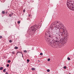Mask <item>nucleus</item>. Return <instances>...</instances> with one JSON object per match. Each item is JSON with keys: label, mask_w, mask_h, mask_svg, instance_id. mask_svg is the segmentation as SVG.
<instances>
[{"label": "nucleus", "mask_w": 74, "mask_h": 74, "mask_svg": "<svg viewBox=\"0 0 74 74\" xmlns=\"http://www.w3.org/2000/svg\"><path fill=\"white\" fill-rule=\"evenodd\" d=\"M52 25L54 28V30L58 32L59 31L60 33H63L64 32H66V30L64 29V27L62 23H60V22L56 21L55 22L52 23Z\"/></svg>", "instance_id": "obj_1"}, {"label": "nucleus", "mask_w": 74, "mask_h": 74, "mask_svg": "<svg viewBox=\"0 0 74 74\" xmlns=\"http://www.w3.org/2000/svg\"><path fill=\"white\" fill-rule=\"evenodd\" d=\"M38 29V28L37 27V25H35L34 26H32L30 27V29L28 30H29V32L30 34L31 33H33V34H34L36 31Z\"/></svg>", "instance_id": "obj_2"}, {"label": "nucleus", "mask_w": 74, "mask_h": 74, "mask_svg": "<svg viewBox=\"0 0 74 74\" xmlns=\"http://www.w3.org/2000/svg\"><path fill=\"white\" fill-rule=\"evenodd\" d=\"M74 0H67V2L66 3V5L67 7L69 9H70V6L71 5H73L74 7V4H73L74 3Z\"/></svg>", "instance_id": "obj_3"}, {"label": "nucleus", "mask_w": 74, "mask_h": 74, "mask_svg": "<svg viewBox=\"0 0 74 74\" xmlns=\"http://www.w3.org/2000/svg\"><path fill=\"white\" fill-rule=\"evenodd\" d=\"M69 8H70V10H72V11H74V6L73 5H71V6H70L69 7Z\"/></svg>", "instance_id": "obj_4"}, {"label": "nucleus", "mask_w": 74, "mask_h": 74, "mask_svg": "<svg viewBox=\"0 0 74 74\" xmlns=\"http://www.w3.org/2000/svg\"><path fill=\"white\" fill-rule=\"evenodd\" d=\"M67 37V33H66V31L65 32H64L63 33L62 37Z\"/></svg>", "instance_id": "obj_5"}, {"label": "nucleus", "mask_w": 74, "mask_h": 74, "mask_svg": "<svg viewBox=\"0 0 74 74\" xmlns=\"http://www.w3.org/2000/svg\"><path fill=\"white\" fill-rule=\"evenodd\" d=\"M51 42H52V43H53V44L55 43L56 44H57V40H53Z\"/></svg>", "instance_id": "obj_6"}, {"label": "nucleus", "mask_w": 74, "mask_h": 74, "mask_svg": "<svg viewBox=\"0 0 74 74\" xmlns=\"http://www.w3.org/2000/svg\"><path fill=\"white\" fill-rule=\"evenodd\" d=\"M58 36H62V37H63V33L60 32L59 34H58Z\"/></svg>", "instance_id": "obj_7"}, {"label": "nucleus", "mask_w": 74, "mask_h": 74, "mask_svg": "<svg viewBox=\"0 0 74 74\" xmlns=\"http://www.w3.org/2000/svg\"><path fill=\"white\" fill-rule=\"evenodd\" d=\"M60 42H61V40L57 41V44H58H58H59V43H60Z\"/></svg>", "instance_id": "obj_8"}, {"label": "nucleus", "mask_w": 74, "mask_h": 74, "mask_svg": "<svg viewBox=\"0 0 74 74\" xmlns=\"http://www.w3.org/2000/svg\"><path fill=\"white\" fill-rule=\"evenodd\" d=\"M18 53H21V54H22V58H23V54L21 52L17 51V53H16V55H17Z\"/></svg>", "instance_id": "obj_9"}, {"label": "nucleus", "mask_w": 74, "mask_h": 74, "mask_svg": "<svg viewBox=\"0 0 74 74\" xmlns=\"http://www.w3.org/2000/svg\"><path fill=\"white\" fill-rule=\"evenodd\" d=\"M65 40V39L64 38H63L62 39H61V41H62V42H63V41H64Z\"/></svg>", "instance_id": "obj_10"}, {"label": "nucleus", "mask_w": 74, "mask_h": 74, "mask_svg": "<svg viewBox=\"0 0 74 74\" xmlns=\"http://www.w3.org/2000/svg\"><path fill=\"white\" fill-rule=\"evenodd\" d=\"M11 53H12L14 55L15 53V51H12Z\"/></svg>", "instance_id": "obj_11"}, {"label": "nucleus", "mask_w": 74, "mask_h": 74, "mask_svg": "<svg viewBox=\"0 0 74 74\" xmlns=\"http://www.w3.org/2000/svg\"><path fill=\"white\" fill-rule=\"evenodd\" d=\"M15 49H18V47H15Z\"/></svg>", "instance_id": "obj_12"}, {"label": "nucleus", "mask_w": 74, "mask_h": 74, "mask_svg": "<svg viewBox=\"0 0 74 74\" xmlns=\"http://www.w3.org/2000/svg\"><path fill=\"white\" fill-rule=\"evenodd\" d=\"M3 69V67H1L0 68V70H2Z\"/></svg>", "instance_id": "obj_13"}, {"label": "nucleus", "mask_w": 74, "mask_h": 74, "mask_svg": "<svg viewBox=\"0 0 74 74\" xmlns=\"http://www.w3.org/2000/svg\"><path fill=\"white\" fill-rule=\"evenodd\" d=\"M2 14H5V12L4 11H3L2 12Z\"/></svg>", "instance_id": "obj_14"}, {"label": "nucleus", "mask_w": 74, "mask_h": 74, "mask_svg": "<svg viewBox=\"0 0 74 74\" xmlns=\"http://www.w3.org/2000/svg\"><path fill=\"white\" fill-rule=\"evenodd\" d=\"M5 70H6V69H4V70L3 71V72H5V71H6Z\"/></svg>", "instance_id": "obj_15"}, {"label": "nucleus", "mask_w": 74, "mask_h": 74, "mask_svg": "<svg viewBox=\"0 0 74 74\" xmlns=\"http://www.w3.org/2000/svg\"><path fill=\"white\" fill-rule=\"evenodd\" d=\"M32 70H35V69L34 68H32L31 69Z\"/></svg>", "instance_id": "obj_16"}, {"label": "nucleus", "mask_w": 74, "mask_h": 74, "mask_svg": "<svg viewBox=\"0 0 74 74\" xmlns=\"http://www.w3.org/2000/svg\"><path fill=\"white\" fill-rule=\"evenodd\" d=\"M9 16H10V17H11V16H12V14H9Z\"/></svg>", "instance_id": "obj_17"}, {"label": "nucleus", "mask_w": 74, "mask_h": 74, "mask_svg": "<svg viewBox=\"0 0 74 74\" xmlns=\"http://www.w3.org/2000/svg\"><path fill=\"white\" fill-rule=\"evenodd\" d=\"M10 62H11V61L10 60H8V63H10Z\"/></svg>", "instance_id": "obj_18"}, {"label": "nucleus", "mask_w": 74, "mask_h": 74, "mask_svg": "<svg viewBox=\"0 0 74 74\" xmlns=\"http://www.w3.org/2000/svg\"><path fill=\"white\" fill-rule=\"evenodd\" d=\"M24 52L25 53H26V52H27V51L26 50H24Z\"/></svg>", "instance_id": "obj_19"}, {"label": "nucleus", "mask_w": 74, "mask_h": 74, "mask_svg": "<svg viewBox=\"0 0 74 74\" xmlns=\"http://www.w3.org/2000/svg\"><path fill=\"white\" fill-rule=\"evenodd\" d=\"M68 60H70V58H69V57H68Z\"/></svg>", "instance_id": "obj_20"}, {"label": "nucleus", "mask_w": 74, "mask_h": 74, "mask_svg": "<svg viewBox=\"0 0 74 74\" xmlns=\"http://www.w3.org/2000/svg\"><path fill=\"white\" fill-rule=\"evenodd\" d=\"M66 68H67V67H66V66H64V69H66Z\"/></svg>", "instance_id": "obj_21"}, {"label": "nucleus", "mask_w": 74, "mask_h": 74, "mask_svg": "<svg viewBox=\"0 0 74 74\" xmlns=\"http://www.w3.org/2000/svg\"><path fill=\"white\" fill-rule=\"evenodd\" d=\"M17 23H18L19 24L20 23H21V22H20V21H18Z\"/></svg>", "instance_id": "obj_22"}, {"label": "nucleus", "mask_w": 74, "mask_h": 74, "mask_svg": "<svg viewBox=\"0 0 74 74\" xmlns=\"http://www.w3.org/2000/svg\"><path fill=\"white\" fill-rule=\"evenodd\" d=\"M27 62H29V59H27Z\"/></svg>", "instance_id": "obj_23"}, {"label": "nucleus", "mask_w": 74, "mask_h": 74, "mask_svg": "<svg viewBox=\"0 0 74 74\" xmlns=\"http://www.w3.org/2000/svg\"><path fill=\"white\" fill-rule=\"evenodd\" d=\"M47 72H49L50 71V70L49 69H47Z\"/></svg>", "instance_id": "obj_24"}, {"label": "nucleus", "mask_w": 74, "mask_h": 74, "mask_svg": "<svg viewBox=\"0 0 74 74\" xmlns=\"http://www.w3.org/2000/svg\"><path fill=\"white\" fill-rule=\"evenodd\" d=\"M23 12H25V9H24L23 10Z\"/></svg>", "instance_id": "obj_25"}, {"label": "nucleus", "mask_w": 74, "mask_h": 74, "mask_svg": "<svg viewBox=\"0 0 74 74\" xmlns=\"http://www.w3.org/2000/svg\"><path fill=\"white\" fill-rule=\"evenodd\" d=\"M50 60V58H49L47 59V61H49Z\"/></svg>", "instance_id": "obj_26"}, {"label": "nucleus", "mask_w": 74, "mask_h": 74, "mask_svg": "<svg viewBox=\"0 0 74 74\" xmlns=\"http://www.w3.org/2000/svg\"><path fill=\"white\" fill-rule=\"evenodd\" d=\"M10 42H12V40H9Z\"/></svg>", "instance_id": "obj_27"}, {"label": "nucleus", "mask_w": 74, "mask_h": 74, "mask_svg": "<svg viewBox=\"0 0 74 74\" xmlns=\"http://www.w3.org/2000/svg\"><path fill=\"white\" fill-rule=\"evenodd\" d=\"M40 55H43V54H42V53H40Z\"/></svg>", "instance_id": "obj_28"}, {"label": "nucleus", "mask_w": 74, "mask_h": 74, "mask_svg": "<svg viewBox=\"0 0 74 74\" xmlns=\"http://www.w3.org/2000/svg\"><path fill=\"white\" fill-rule=\"evenodd\" d=\"M7 67H9V64H7Z\"/></svg>", "instance_id": "obj_29"}, {"label": "nucleus", "mask_w": 74, "mask_h": 74, "mask_svg": "<svg viewBox=\"0 0 74 74\" xmlns=\"http://www.w3.org/2000/svg\"><path fill=\"white\" fill-rule=\"evenodd\" d=\"M49 36V37H50V38H51V37H52L51 36V35H50Z\"/></svg>", "instance_id": "obj_30"}, {"label": "nucleus", "mask_w": 74, "mask_h": 74, "mask_svg": "<svg viewBox=\"0 0 74 74\" xmlns=\"http://www.w3.org/2000/svg\"><path fill=\"white\" fill-rule=\"evenodd\" d=\"M2 38V36H0V38Z\"/></svg>", "instance_id": "obj_31"}, {"label": "nucleus", "mask_w": 74, "mask_h": 74, "mask_svg": "<svg viewBox=\"0 0 74 74\" xmlns=\"http://www.w3.org/2000/svg\"><path fill=\"white\" fill-rule=\"evenodd\" d=\"M5 74H8V72H6Z\"/></svg>", "instance_id": "obj_32"}, {"label": "nucleus", "mask_w": 74, "mask_h": 74, "mask_svg": "<svg viewBox=\"0 0 74 74\" xmlns=\"http://www.w3.org/2000/svg\"><path fill=\"white\" fill-rule=\"evenodd\" d=\"M56 39H58V38L57 37H56Z\"/></svg>", "instance_id": "obj_33"}, {"label": "nucleus", "mask_w": 74, "mask_h": 74, "mask_svg": "<svg viewBox=\"0 0 74 74\" xmlns=\"http://www.w3.org/2000/svg\"><path fill=\"white\" fill-rule=\"evenodd\" d=\"M7 13H8V12H5V14H7Z\"/></svg>", "instance_id": "obj_34"}, {"label": "nucleus", "mask_w": 74, "mask_h": 74, "mask_svg": "<svg viewBox=\"0 0 74 74\" xmlns=\"http://www.w3.org/2000/svg\"><path fill=\"white\" fill-rule=\"evenodd\" d=\"M28 16H30V15L29 14Z\"/></svg>", "instance_id": "obj_35"}, {"label": "nucleus", "mask_w": 74, "mask_h": 74, "mask_svg": "<svg viewBox=\"0 0 74 74\" xmlns=\"http://www.w3.org/2000/svg\"><path fill=\"white\" fill-rule=\"evenodd\" d=\"M12 15H14V13H12Z\"/></svg>", "instance_id": "obj_36"}, {"label": "nucleus", "mask_w": 74, "mask_h": 74, "mask_svg": "<svg viewBox=\"0 0 74 74\" xmlns=\"http://www.w3.org/2000/svg\"><path fill=\"white\" fill-rule=\"evenodd\" d=\"M50 33V32H48V33Z\"/></svg>", "instance_id": "obj_37"}, {"label": "nucleus", "mask_w": 74, "mask_h": 74, "mask_svg": "<svg viewBox=\"0 0 74 74\" xmlns=\"http://www.w3.org/2000/svg\"><path fill=\"white\" fill-rule=\"evenodd\" d=\"M48 34L49 35H50V34Z\"/></svg>", "instance_id": "obj_38"}]
</instances>
